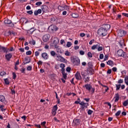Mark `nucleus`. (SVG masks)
<instances>
[{
  "label": "nucleus",
  "mask_w": 128,
  "mask_h": 128,
  "mask_svg": "<svg viewBox=\"0 0 128 128\" xmlns=\"http://www.w3.org/2000/svg\"><path fill=\"white\" fill-rule=\"evenodd\" d=\"M98 34L100 36H106L108 34V31L104 29V28H100L98 30Z\"/></svg>",
  "instance_id": "obj_1"
},
{
  "label": "nucleus",
  "mask_w": 128,
  "mask_h": 128,
  "mask_svg": "<svg viewBox=\"0 0 128 128\" xmlns=\"http://www.w3.org/2000/svg\"><path fill=\"white\" fill-rule=\"evenodd\" d=\"M104 48V47H102V44L98 43L96 45H94L92 47V50H94L96 49H97L98 52H102Z\"/></svg>",
  "instance_id": "obj_2"
},
{
  "label": "nucleus",
  "mask_w": 128,
  "mask_h": 128,
  "mask_svg": "<svg viewBox=\"0 0 128 128\" xmlns=\"http://www.w3.org/2000/svg\"><path fill=\"white\" fill-rule=\"evenodd\" d=\"M84 88H86V89L87 90H88V92H90L92 94H94V91L96 90V89L93 88L90 84H85Z\"/></svg>",
  "instance_id": "obj_3"
},
{
  "label": "nucleus",
  "mask_w": 128,
  "mask_h": 128,
  "mask_svg": "<svg viewBox=\"0 0 128 128\" xmlns=\"http://www.w3.org/2000/svg\"><path fill=\"white\" fill-rule=\"evenodd\" d=\"M72 62L75 66H80V60L78 57H73L72 59Z\"/></svg>",
  "instance_id": "obj_4"
},
{
  "label": "nucleus",
  "mask_w": 128,
  "mask_h": 128,
  "mask_svg": "<svg viewBox=\"0 0 128 128\" xmlns=\"http://www.w3.org/2000/svg\"><path fill=\"white\" fill-rule=\"evenodd\" d=\"M80 106L81 110H86V108H87L88 106H89L88 103L84 102H82L80 103Z\"/></svg>",
  "instance_id": "obj_5"
},
{
  "label": "nucleus",
  "mask_w": 128,
  "mask_h": 128,
  "mask_svg": "<svg viewBox=\"0 0 128 128\" xmlns=\"http://www.w3.org/2000/svg\"><path fill=\"white\" fill-rule=\"evenodd\" d=\"M56 59L57 60H58L59 62H66V60L64 57L62 56L60 54H56Z\"/></svg>",
  "instance_id": "obj_6"
},
{
  "label": "nucleus",
  "mask_w": 128,
  "mask_h": 128,
  "mask_svg": "<svg viewBox=\"0 0 128 128\" xmlns=\"http://www.w3.org/2000/svg\"><path fill=\"white\" fill-rule=\"evenodd\" d=\"M117 54L119 56H121L122 58H126V52L120 49L118 50Z\"/></svg>",
  "instance_id": "obj_7"
},
{
  "label": "nucleus",
  "mask_w": 128,
  "mask_h": 128,
  "mask_svg": "<svg viewBox=\"0 0 128 128\" xmlns=\"http://www.w3.org/2000/svg\"><path fill=\"white\" fill-rule=\"evenodd\" d=\"M50 38V36L49 34H45L43 36L42 40L44 41V42H48Z\"/></svg>",
  "instance_id": "obj_8"
},
{
  "label": "nucleus",
  "mask_w": 128,
  "mask_h": 128,
  "mask_svg": "<svg viewBox=\"0 0 128 128\" xmlns=\"http://www.w3.org/2000/svg\"><path fill=\"white\" fill-rule=\"evenodd\" d=\"M41 8L43 12H50V8L46 6H42Z\"/></svg>",
  "instance_id": "obj_9"
},
{
  "label": "nucleus",
  "mask_w": 128,
  "mask_h": 128,
  "mask_svg": "<svg viewBox=\"0 0 128 128\" xmlns=\"http://www.w3.org/2000/svg\"><path fill=\"white\" fill-rule=\"evenodd\" d=\"M58 110V105H55L54 106L52 110V114L54 116L56 114V111Z\"/></svg>",
  "instance_id": "obj_10"
},
{
  "label": "nucleus",
  "mask_w": 128,
  "mask_h": 128,
  "mask_svg": "<svg viewBox=\"0 0 128 128\" xmlns=\"http://www.w3.org/2000/svg\"><path fill=\"white\" fill-rule=\"evenodd\" d=\"M66 8H68V6L66 5L61 4L58 6V10H66Z\"/></svg>",
  "instance_id": "obj_11"
},
{
  "label": "nucleus",
  "mask_w": 128,
  "mask_h": 128,
  "mask_svg": "<svg viewBox=\"0 0 128 128\" xmlns=\"http://www.w3.org/2000/svg\"><path fill=\"white\" fill-rule=\"evenodd\" d=\"M75 77L76 80H82V76H80V72H77L76 74Z\"/></svg>",
  "instance_id": "obj_12"
},
{
  "label": "nucleus",
  "mask_w": 128,
  "mask_h": 128,
  "mask_svg": "<svg viewBox=\"0 0 128 128\" xmlns=\"http://www.w3.org/2000/svg\"><path fill=\"white\" fill-rule=\"evenodd\" d=\"M5 58H6V60H8V62H10V58H12V54L10 53L7 54L5 56Z\"/></svg>",
  "instance_id": "obj_13"
},
{
  "label": "nucleus",
  "mask_w": 128,
  "mask_h": 128,
  "mask_svg": "<svg viewBox=\"0 0 128 128\" xmlns=\"http://www.w3.org/2000/svg\"><path fill=\"white\" fill-rule=\"evenodd\" d=\"M42 56L44 60H48V54L46 52H44L42 54Z\"/></svg>",
  "instance_id": "obj_14"
},
{
  "label": "nucleus",
  "mask_w": 128,
  "mask_h": 128,
  "mask_svg": "<svg viewBox=\"0 0 128 128\" xmlns=\"http://www.w3.org/2000/svg\"><path fill=\"white\" fill-rule=\"evenodd\" d=\"M6 52V54L8 52V50H6V48L0 45V52Z\"/></svg>",
  "instance_id": "obj_15"
},
{
  "label": "nucleus",
  "mask_w": 128,
  "mask_h": 128,
  "mask_svg": "<svg viewBox=\"0 0 128 128\" xmlns=\"http://www.w3.org/2000/svg\"><path fill=\"white\" fill-rule=\"evenodd\" d=\"M0 102H3V104L6 102V98L4 95H0Z\"/></svg>",
  "instance_id": "obj_16"
},
{
  "label": "nucleus",
  "mask_w": 128,
  "mask_h": 128,
  "mask_svg": "<svg viewBox=\"0 0 128 128\" xmlns=\"http://www.w3.org/2000/svg\"><path fill=\"white\" fill-rule=\"evenodd\" d=\"M102 28H104L108 32V30L110 28V25L108 24H106L104 26V27Z\"/></svg>",
  "instance_id": "obj_17"
},
{
  "label": "nucleus",
  "mask_w": 128,
  "mask_h": 128,
  "mask_svg": "<svg viewBox=\"0 0 128 128\" xmlns=\"http://www.w3.org/2000/svg\"><path fill=\"white\" fill-rule=\"evenodd\" d=\"M40 14H42V10L41 9H38V10H35L34 12V16H38Z\"/></svg>",
  "instance_id": "obj_18"
},
{
  "label": "nucleus",
  "mask_w": 128,
  "mask_h": 128,
  "mask_svg": "<svg viewBox=\"0 0 128 128\" xmlns=\"http://www.w3.org/2000/svg\"><path fill=\"white\" fill-rule=\"evenodd\" d=\"M118 44L121 46V48H122L124 46V40H120L118 42Z\"/></svg>",
  "instance_id": "obj_19"
},
{
  "label": "nucleus",
  "mask_w": 128,
  "mask_h": 128,
  "mask_svg": "<svg viewBox=\"0 0 128 128\" xmlns=\"http://www.w3.org/2000/svg\"><path fill=\"white\" fill-rule=\"evenodd\" d=\"M118 100H120V94H118L117 93L116 94L114 100L115 102H118Z\"/></svg>",
  "instance_id": "obj_20"
},
{
  "label": "nucleus",
  "mask_w": 128,
  "mask_h": 128,
  "mask_svg": "<svg viewBox=\"0 0 128 128\" xmlns=\"http://www.w3.org/2000/svg\"><path fill=\"white\" fill-rule=\"evenodd\" d=\"M4 22L6 24H12V20L7 18L4 20Z\"/></svg>",
  "instance_id": "obj_21"
},
{
  "label": "nucleus",
  "mask_w": 128,
  "mask_h": 128,
  "mask_svg": "<svg viewBox=\"0 0 128 128\" xmlns=\"http://www.w3.org/2000/svg\"><path fill=\"white\" fill-rule=\"evenodd\" d=\"M107 64L110 66H114V62L112 60H109L108 62H106Z\"/></svg>",
  "instance_id": "obj_22"
},
{
  "label": "nucleus",
  "mask_w": 128,
  "mask_h": 128,
  "mask_svg": "<svg viewBox=\"0 0 128 128\" xmlns=\"http://www.w3.org/2000/svg\"><path fill=\"white\" fill-rule=\"evenodd\" d=\"M81 74L83 76V78H86V76H88V74L86 73V72L84 71L81 72Z\"/></svg>",
  "instance_id": "obj_23"
},
{
  "label": "nucleus",
  "mask_w": 128,
  "mask_h": 128,
  "mask_svg": "<svg viewBox=\"0 0 128 128\" xmlns=\"http://www.w3.org/2000/svg\"><path fill=\"white\" fill-rule=\"evenodd\" d=\"M24 60L26 62H24V64H30V59L28 58H26Z\"/></svg>",
  "instance_id": "obj_24"
},
{
  "label": "nucleus",
  "mask_w": 128,
  "mask_h": 128,
  "mask_svg": "<svg viewBox=\"0 0 128 128\" xmlns=\"http://www.w3.org/2000/svg\"><path fill=\"white\" fill-rule=\"evenodd\" d=\"M34 32V28H31L30 30L28 31V34H32Z\"/></svg>",
  "instance_id": "obj_25"
},
{
  "label": "nucleus",
  "mask_w": 128,
  "mask_h": 128,
  "mask_svg": "<svg viewBox=\"0 0 128 128\" xmlns=\"http://www.w3.org/2000/svg\"><path fill=\"white\" fill-rule=\"evenodd\" d=\"M72 16L74 18H78V14L77 13H73L72 14Z\"/></svg>",
  "instance_id": "obj_26"
},
{
  "label": "nucleus",
  "mask_w": 128,
  "mask_h": 128,
  "mask_svg": "<svg viewBox=\"0 0 128 128\" xmlns=\"http://www.w3.org/2000/svg\"><path fill=\"white\" fill-rule=\"evenodd\" d=\"M74 122L76 124V126H78V124H80V120L76 119L74 120Z\"/></svg>",
  "instance_id": "obj_27"
},
{
  "label": "nucleus",
  "mask_w": 128,
  "mask_h": 128,
  "mask_svg": "<svg viewBox=\"0 0 128 128\" xmlns=\"http://www.w3.org/2000/svg\"><path fill=\"white\" fill-rule=\"evenodd\" d=\"M62 76H63L64 78V80H66L68 74L66 73V72H64L62 73Z\"/></svg>",
  "instance_id": "obj_28"
},
{
  "label": "nucleus",
  "mask_w": 128,
  "mask_h": 128,
  "mask_svg": "<svg viewBox=\"0 0 128 128\" xmlns=\"http://www.w3.org/2000/svg\"><path fill=\"white\" fill-rule=\"evenodd\" d=\"M60 44H63V46H66V41H64V40H60Z\"/></svg>",
  "instance_id": "obj_29"
},
{
  "label": "nucleus",
  "mask_w": 128,
  "mask_h": 128,
  "mask_svg": "<svg viewBox=\"0 0 128 128\" xmlns=\"http://www.w3.org/2000/svg\"><path fill=\"white\" fill-rule=\"evenodd\" d=\"M65 56H70V52L68 51H66Z\"/></svg>",
  "instance_id": "obj_30"
},
{
  "label": "nucleus",
  "mask_w": 128,
  "mask_h": 128,
  "mask_svg": "<svg viewBox=\"0 0 128 128\" xmlns=\"http://www.w3.org/2000/svg\"><path fill=\"white\" fill-rule=\"evenodd\" d=\"M72 44L70 42H67V44H66V46H67V48H70V46H72Z\"/></svg>",
  "instance_id": "obj_31"
},
{
  "label": "nucleus",
  "mask_w": 128,
  "mask_h": 128,
  "mask_svg": "<svg viewBox=\"0 0 128 128\" xmlns=\"http://www.w3.org/2000/svg\"><path fill=\"white\" fill-rule=\"evenodd\" d=\"M125 84L128 86V76H126L124 78Z\"/></svg>",
  "instance_id": "obj_32"
},
{
  "label": "nucleus",
  "mask_w": 128,
  "mask_h": 128,
  "mask_svg": "<svg viewBox=\"0 0 128 128\" xmlns=\"http://www.w3.org/2000/svg\"><path fill=\"white\" fill-rule=\"evenodd\" d=\"M50 54L52 56H54L56 55V52L54 50L51 51Z\"/></svg>",
  "instance_id": "obj_33"
},
{
  "label": "nucleus",
  "mask_w": 128,
  "mask_h": 128,
  "mask_svg": "<svg viewBox=\"0 0 128 128\" xmlns=\"http://www.w3.org/2000/svg\"><path fill=\"white\" fill-rule=\"evenodd\" d=\"M4 82L6 84H10V81H8V78L4 79Z\"/></svg>",
  "instance_id": "obj_34"
},
{
  "label": "nucleus",
  "mask_w": 128,
  "mask_h": 128,
  "mask_svg": "<svg viewBox=\"0 0 128 128\" xmlns=\"http://www.w3.org/2000/svg\"><path fill=\"white\" fill-rule=\"evenodd\" d=\"M116 90H120V84H116Z\"/></svg>",
  "instance_id": "obj_35"
},
{
  "label": "nucleus",
  "mask_w": 128,
  "mask_h": 128,
  "mask_svg": "<svg viewBox=\"0 0 128 128\" xmlns=\"http://www.w3.org/2000/svg\"><path fill=\"white\" fill-rule=\"evenodd\" d=\"M122 112L121 110H118V112H116V114H115V116H120V113Z\"/></svg>",
  "instance_id": "obj_36"
},
{
  "label": "nucleus",
  "mask_w": 128,
  "mask_h": 128,
  "mask_svg": "<svg viewBox=\"0 0 128 128\" xmlns=\"http://www.w3.org/2000/svg\"><path fill=\"white\" fill-rule=\"evenodd\" d=\"M92 112H94V111H92V110H89L88 112V114H89V116H90V114H92Z\"/></svg>",
  "instance_id": "obj_37"
},
{
  "label": "nucleus",
  "mask_w": 128,
  "mask_h": 128,
  "mask_svg": "<svg viewBox=\"0 0 128 128\" xmlns=\"http://www.w3.org/2000/svg\"><path fill=\"white\" fill-rule=\"evenodd\" d=\"M56 16H54L51 18V21L52 22H56Z\"/></svg>",
  "instance_id": "obj_38"
},
{
  "label": "nucleus",
  "mask_w": 128,
  "mask_h": 128,
  "mask_svg": "<svg viewBox=\"0 0 128 128\" xmlns=\"http://www.w3.org/2000/svg\"><path fill=\"white\" fill-rule=\"evenodd\" d=\"M88 58H92V54L90 52H88Z\"/></svg>",
  "instance_id": "obj_39"
},
{
  "label": "nucleus",
  "mask_w": 128,
  "mask_h": 128,
  "mask_svg": "<svg viewBox=\"0 0 128 128\" xmlns=\"http://www.w3.org/2000/svg\"><path fill=\"white\" fill-rule=\"evenodd\" d=\"M26 56H30L32 54V51L29 50L26 52Z\"/></svg>",
  "instance_id": "obj_40"
},
{
  "label": "nucleus",
  "mask_w": 128,
  "mask_h": 128,
  "mask_svg": "<svg viewBox=\"0 0 128 128\" xmlns=\"http://www.w3.org/2000/svg\"><path fill=\"white\" fill-rule=\"evenodd\" d=\"M46 121H44L41 123V126H43L44 128H46Z\"/></svg>",
  "instance_id": "obj_41"
},
{
  "label": "nucleus",
  "mask_w": 128,
  "mask_h": 128,
  "mask_svg": "<svg viewBox=\"0 0 128 128\" xmlns=\"http://www.w3.org/2000/svg\"><path fill=\"white\" fill-rule=\"evenodd\" d=\"M60 68H66V65L64 64H61L60 65Z\"/></svg>",
  "instance_id": "obj_42"
},
{
  "label": "nucleus",
  "mask_w": 128,
  "mask_h": 128,
  "mask_svg": "<svg viewBox=\"0 0 128 128\" xmlns=\"http://www.w3.org/2000/svg\"><path fill=\"white\" fill-rule=\"evenodd\" d=\"M42 4V2H38L36 3V5L39 6H40V4Z\"/></svg>",
  "instance_id": "obj_43"
},
{
  "label": "nucleus",
  "mask_w": 128,
  "mask_h": 128,
  "mask_svg": "<svg viewBox=\"0 0 128 128\" xmlns=\"http://www.w3.org/2000/svg\"><path fill=\"white\" fill-rule=\"evenodd\" d=\"M12 76H13L14 80H16V73L13 72L12 73Z\"/></svg>",
  "instance_id": "obj_44"
},
{
  "label": "nucleus",
  "mask_w": 128,
  "mask_h": 128,
  "mask_svg": "<svg viewBox=\"0 0 128 128\" xmlns=\"http://www.w3.org/2000/svg\"><path fill=\"white\" fill-rule=\"evenodd\" d=\"M4 74H6V72H0V75L2 76H4Z\"/></svg>",
  "instance_id": "obj_45"
},
{
  "label": "nucleus",
  "mask_w": 128,
  "mask_h": 128,
  "mask_svg": "<svg viewBox=\"0 0 128 128\" xmlns=\"http://www.w3.org/2000/svg\"><path fill=\"white\" fill-rule=\"evenodd\" d=\"M80 36H81V38H84V36H86V34L84 33H80Z\"/></svg>",
  "instance_id": "obj_46"
},
{
  "label": "nucleus",
  "mask_w": 128,
  "mask_h": 128,
  "mask_svg": "<svg viewBox=\"0 0 128 128\" xmlns=\"http://www.w3.org/2000/svg\"><path fill=\"white\" fill-rule=\"evenodd\" d=\"M124 82V80L122 79H120L118 80V84H122Z\"/></svg>",
  "instance_id": "obj_47"
},
{
  "label": "nucleus",
  "mask_w": 128,
  "mask_h": 128,
  "mask_svg": "<svg viewBox=\"0 0 128 128\" xmlns=\"http://www.w3.org/2000/svg\"><path fill=\"white\" fill-rule=\"evenodd\" d=\"M27 70H32V66H28L26 68Z\"/></svg>",
  "instance_id": "obj_48"
},
{
  "label": "nucleus",
  "mask_w": 128,
  "mask_h": 128,
  "mask_svg": "<svg viewBox=\"0 0 128 128\" xmlns=\"http://www.w3.org/2000/svg\"><path fill=\"white\" fill-rule=\"evenodd\" d=\"M40 56V52L36 51L35 52V56Z\"/></svg>",
  "instance_id": "obj_49"
},
{
  "label": "nucleus",
  "mask_w": 128,
  "mask_h": 128,
  "mask_svg": "<svg viewBox=\"0 0 128 128\" xmlns=\"http://www.w3.org/2000/svg\"><path fill=\"white\" fill-rule=\"evenodd\" d=\"M112 70L113 72H117L118 68H116V67H114V68H112Z\"/></svg>",
  "instance_id": "obj_50"
},
{
  "label": "nucleus",
  "mask_w": 128,
  "mask_h": 128,
  "mask_svg": "<svg viewBox=\"0 0 128 128\" xmlns=\"http://www.w3.org/2000/svg\"><path fill=\"white\" fill-rule=\"evenodd\" d=\"M20 72H21L22 74H24V72H26V68H22V70H20Z\"/></svg>",
  "instance_id": "obj_51"
},
{
  "label": "nucleus",
  "mask_w": 128,
  "mask_h": 128,
  "mask_svg": "<svg viewBox=\"0 0 128 128\" xmlns=\"http://www.w3.org/2000/svg\"><path fill=\"white\" fill-rule=\"evenodd\" d=\"M108 60V55H106L104 58V61Z\"/></svg>",
  "instance_id": "obj_52"
},
{
  "label": "nucleus",
  "mask_w": 128,
  "mask_h": 128,
  "mask_svg": "<svg viewBox=\"0 0 128 128\" xmlns=\"http://www.w3.org/2000/svg\"><path fill=\"white\" fill-rule=\"evenodd\" d=\"M100 60H102V58H104V54H100Z\"/></svg>",
  "instance_id": "obj_53"
},
{
  "label": "nucleus",
  "mask_w": 128,
  "mask_h": 128,
  "mask_svg": "<svg viewBox=\"0 0 128 128\" xmlns=\"http://www.w3.org/2000/svg\"><path fill=\"white\" fill-rule=\"evenodd\" d=\"M80 54H81V56H84V52L83 50H80Z\"/></svg>",
  "instance_id": "obj_54"
},
{
  "label": "nucleus",
  "mask_w": 128,
  "mask_h": 128,
  "mask_svg": "<svg viewBox=\"0 0 128 128\" xmlns=\"http://www.w3.org/2000/svg\"><path fill=\"white\" fill-rule=\"evenodd\" d=\"M71 70H72V68L70 67H67L66 70V72H70Z\"/></svg>",
  "instance_id": "obj_55"
},
{
  "label": "nucleus",
  "mask_w": 128,
  "mask_h": 128,
  "mask_svg": "<svg viewBox=\"0 0 128 128\" xmlns=\"http://www.w3.org/2000/svg\"><path fill=\"white\" fill-rule=\"evenodd\" d=\"M19 50H20V52H24V48H20Z\"/></svg>",
  "instance_id": "obj_56"
},
{
  "label": "nucleus",
  "mask_w": 128,
  "mask_h": 128,
  "mask_svg": "<svg viewBox=\"0 0 128 128\" xmlns=\"http://www.w3.org/2000/svg\"><path fill=\"white\" fill-rule=\"evenodd\" d=\"M27 14H32L33 12L32 10H29L27 12Z\"/></svg>",
  "instance_id": "obj_57"
},
{
  "label": "nucleus",
  "mask_w": 128,
  "mask_h": 128,
  "mask_svg": "<svg viewBox=\"0 0 128 128\" xmlns=\"http://www.w3.org/2000/svg\"><path fill=\"white\" fill-rule=\"evenodd\" d=\"M86 82H90V77L88 76H86L85 78Z\"/></svg>",
  "instance_id": "obj_58"
},
{
  "label": "nucleus",
  "mask_w": 128,
  "mask_h": 128,
  "mask_svg": "<svg viewBox=\"0 0 128 128\" xmlns=\"http://www.w3.org/2000/svg\"><path fill=\"white\" fill-rule=\"evenodd\" d=\"M101 68H104L106 66V64L104 63H102L100 64Z\"/></svg>",
  "instance_id": "obj_59"
},
{
  "label": "nucleus",
  "mask_w": 128,
  "mask_h": 128,
  "mask_svg": "<svg viewBox=\"0 0 128 128\" xmlns=\"http://www.w3.org/2000/svg\"><path fill=\"white\" fill-rule=\"evenodd\" d=\"M107 74H112V70L109 69V70L107 71Z\"/></svg>",
  "instance_id": "obj_60"
},
{
  "label": "nucleus",
  "mask_w": 128,
  "mask_h": 128,
  "mask_svg": "<svg viewBox=\"0 0 128 128\" xmlns=\"http://www.w3.org/2000/svg\"><path fill=\"white\" fill-rule=\"evenodd\" d=\"M62 14V16H66V14H68V12H66V11H64Z\"/></svg>",
  "instance_id": "obj_61"
},
{
  "label": "nucleus",
  "mask_w": 128,
  "mask_h": 128,
  "mask_svg": "<svg viewBox=\"0 0 128 128\" xmlns=\"http://www.w3.org/2000/svg\"><path fill=\"white\" fill-rule=\"evenodd\" d=\"M122 16H126L127 18H128V14L122 13Z\"/></svg>",
  "instance_id": "obj_62"
},
{
  "label": "nucleus",
  "mask_w": 128,
  "mask_h": 128,
  "mask_svg": "<svg viewBox=\"0 0 128 128\" xmlns=\"http://www.w3.org/2000/svg\"><path fill=\"white\" fill-rule=\"evenodd\" d=\"M108 122H112V117H109V118H108Z\"/></svg>",
  "instance_id": "obj_63"
},
{
  "label": "nucleus",
  "mask_w": 128,
  "mask_h": 128,
  "mask_svg": "<svg viewBox=\"0 0 128 128\" xmlns=\"http://www.w3.org/2000/svg\"><path fill=\"white\" fill-rule=\"evenodd\" d=\"M31 8H30V6H28L26 8V10H30Z\"/></svg>",
  "instance_id": "obj_64"
}]
</instances>
